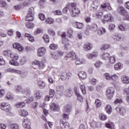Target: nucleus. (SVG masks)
Returning a JSON list of instances; mask_svg holds the SVG:
<instances>
[{
  "instance_id": "1",
  "label": "nucleus",
  "mask_w": 129,
  "mask_h": 129,
  "mask_svg": "<svg viewBox=\"0 0 129 129\" xmlns=\"http://www.w3.org/2000/svg\"><path fill=\"white\" fill-rule=\"evenodd\" d=\"M0 108L3 111H5L7 114L11 115L12 114V107L10 104L6 102H3L1 103Z\"/></svg>"
},
{
  "instance_id": "2",
  "label": "nucleus",
  "mask_w": 129,
  "mask_h": 129,
  "mask_svg": "<svg viewBox=\"0 0 129 129\" xmlns=\"http://www.w3.org/2000/svg\"><path fill=\"white\" fill-rule=\"evenodd\" d=\"M15 91L16 93H22V94H25V95H28L31 93L30 89H23L21 86H16L15 88Z\"/></svg>"
},
{
  "instance_id": "3",
  "label": "nucleus",
  "mask_w": 129,
  "mask_h": 129,
  "mask_svg": "<svg viewBox=\"0 0 129 129\" xmlns=\"http://www.w3.org/2000/svg\"><path fill=\"white\" fill-rule=\"evenodd\" d=\"M71 7L72 9L71 12V16L73 18L78 17V15L80 14V10H79V9L76 7V4L72 3L71 4Z\"/></svg>"
},
{
  "instance_id": "4",
  "label": "nucleus",
  "mask_w": 129,
  "mask_h": 129,
  "mask_svg": "<svg viewBox=\"0 0 129 129\" xmlns=\"http://www.w3.org/2000/svg\"><path fill=\"white\" fill-rule=\"evenodd\" d=\"M10 57H11L12 60H10L9 63L14 66H19V62L17 61V60L19 59V54L10 53Z\"/></svg>"
},
{
  "instance_id": "5",
  "label": "nucleus",
  "mask_w": 129,
  "mask_h": 129,
  "mask_svg": "<svg viewBox=\"0 0 129 129\" xmlns=\"http://www.w3.org/2000/svg\"><path fill=\"white\" fill-rule=\"evenodd\" d=\"M34 8L31 7L29 8L27 15L26 17L25 21H28V22L32 21L34 20Z\"/></svg>"
},
{
  "instance_id": "6",
  "label": "nucleus",
  "mask_w": 129,
  "mask_h": 129,
  "mask_svg": "<svg viewBox=\"0 0 129 129\" xmlns=\"http://www.w3.org/2000/svg\"><path fill=\"white\" fill-rule=\"evenodd\" d=\"M106 94L108 99H111L114 94V88L112 87L108 88L106 91Z\"/></svg>"
},
{
  "instance_id": "7",
  "label": "nucleus",
  "mask_w": 129,
  "mask_h": 129,
  "mask_svg": "<svg viewBox=\"0 0 129 129\" xmlns=\"http://www.w3.org/2000/svg\"><path fill=\"white\" fill-rule=\"evenodd\" d=\"M115 110L117 112H118L120 115H122V116H124V115H125V113H126V110L121 106L116 107Z\"/></svg>"
},
{
  "instance_id": "8",
  "label": "nucleus",
  "mask_w": 129,
  "mask_h": 129,
  "mask_svg": "<svg viewBox=\"0 0 129 129\" xmlns=\"http://www.w3.org/2000/svg\"><path fill=\"white\" fill-rule=\"evenodd\" d=\"M74 92L77 97V100H79V101H80V102H82V101H83V97L80 95V93H79V91L77 88H74Z\"/></svg>"
},
{
  "instance_id": "9",
  "label": "nucleus",
  "mask_w": 129,
  "mask_h": 129,
  "mask_svg": "<svg viewBox=\"0 0 129 129\" xmlns=\"http://www.w3.org/2000/svg\"><path fill=\"white\" fill-rule=\"evenodd\" d=\"M23 125L24 127L26 129H31V126H30V119H24L22 121Z\"/></svg>"
},
{
  "instance_id": "10",
  "label": "nucleus",
  "mask_w": 129,
  "mask_h": 129,
  "mask_svg": "<svg viewBox=\"0 0 129 129\" xmlns=\"http://www.w3.org/2000/svg\"><path fill=\"white\" fill-rule=\"evenodd\" d=\"M50 108L53 111H59L60 110L59 105L55 103H52L50 104Z\"/></svg>"
},
{
  "instance_id": "11",
  "label": "nucleus",
  "mask_w": 129,
  "mask_h": 129,
  "mask_svg": "<svg viewBox=\"0 0 129 129\" xmlns=\"http://www.w3.org/2000/svg\"><path fill=\"white\" fill-rule=\"evenodd\" d=\"M46 53V48L44 47H41L38 49L37 55L39 57L44 56Z\"/></svg>"
},
{
  "instance_id": "12",
  "label": "nucleus",
  "mask_w": 129,
  "mask_h": 129,
  "mask_svg": "<svg viewBox=\"0 0 129 129\" xmlns=\"http://www.w3.org/2000/svg\"><path fill=\"white\" fill-rule=\"evenodd\" d=\"M112 19V15L111 14H106L104 16V20H102V23L104 24L105 22H111Z\"/></svg>"
},
{
  "instance_id": "13",
  "label": "nucleus",
  "mask_w": 129,
  "mask_h": 129,
  "mask_svg": "<svg viewBox=\"0 0 129 129\" xmlns=\"http://www.w3.org/2000/svg\"><path fill=\"white\" fill-rule=\"evenodd\" d=\"M32 64L33 65H37V66H38V67L39 69H43V68H44V67H45V64H44V63H43V62H41L38 60H35L33 62Z\"/></svg>"
},
{
  "instance_id": "14",
  "label": "nucleus",
  "mask_w": 129,
  "mask_h": 129,
  "mask_svg": "<svg viewBox=\"0 0 129 129\" xmlns=\"http://www.w3.org/2000/svg\"><path fill=\"white\" fill-rule=\"evenodd\" d=\"M67 57L68 58H70L71 60H76V59H77V56L74 51L68 53Z\"/></svg>"
},
{
  "instance_id": "15",
  "label": "nucleus",
  "mask_w": 129,
  "mask_h": 129,
  "mask_svg": "<svg viewBox=\"0 0 129 129\" xmlns=\"http://www.w3.org/2000/svg\"><path fill=\"white\" fill-rule=\"evenodd\" d=\"M117 12L122 16H125V15H127V11L125 10V9L122 7H119L117 9Z\"/></svg>"
},
{
  "instance_id": "16",
  "label": "nucleus",
  "mask_w": 129,
  "mask_h": 129,
  "mask_svg": "<svg viewBox=\"0 0 129 129\" xmlns=\"http://www.w3.org/2000/svg\"><path fill=\"white\" fill-rule=\"evenodd\" d=\"M62 44L63 45V47L65 50H68L69 47V41L67 38L62 39Z\"/></svg>"
},
{
  "instance_id": "17",
  "label": "nucleus",
  "mask_w": 129,
  "mask_h": 129,
  "mask_svg": "<svg viewBox=\"0 0 129 129\" xmlns=\"http://www.w3.org/2000/svg\"><path fill=\"white\" fill-rule=\"evenodd\" d=\"M13 47L14 49H17L18 51H22L24 50V47L21 45L20 43H14L13 45Z\"/></svg>"
},
{
  "instance_id": "18",
  "label": "nucleus",
  "mask_w": 129,
  "mask_h": 129,
  "mask_svg": "<svg viewBox=\"0 0 129 129\" xmlns=\"http://www.w3.org/2000/svg\"><path fill=\"white\" fill-rule=\"evenodd\" d=\"M56 91L60 96L63 95V93L64 92V87L62 86H57L56 87Z\"/></svg>"
},
{
  "instance_id": "19",
  "label": "nucleus",
  "mask_w": 129,
  "mask_h": 129,
  "mask_svg": "<svg viewBox=\"0 0 129 129\" xmlns=\"http://www.w3.org/2000/svg\"><path fill=\"white\" fill-rule=\"evenodd\" d=\"M83 48L85 51H89L92 48V44L89 43H86L84 44Z\"/></svg>"
},
{
  "instance_id": "20",
  "label": "nucleus",
  "mask_w": 129,
  "mask_h": 129,
  "mask_svg": "<svg viewBox=\"0 0 129 129\" xmlns=\"http://www.w3.org/2000/svg\"><path fill=\"white\" fill-rule=\"evenodd\" d=\"M121 80L124 84H128L129 83V77L126 76H122L121 77Z\"/></svg>"
},
{
  "instance_id": "21",
  "label": "nucleus",
  "mask_w": 129,
  "mask_h": 129,
  "mask_svg": "<svg viewBox=\"0 0 129 129\" xmlns=\"http://www.w3.org/2000/svg\"><path fill=\"white\" fill-rule=\"evenodd\" d=\"M97 52H93L92 53H88L87 55V57L88 59L91 60V59H93V58L97 57Z\"/></svg>"
},
{
  "instance_id": "22",
  "label": "nucleus",
  "mask_w": 129,
  "mask_h": 129,
  "mask_svg": "<svg viewBox=\"0 0 129 129\" xmlns=\"http://www.w3.org/2000/svg\"><path fill=\"white\" fill-rule=\"evenodd\" d=\"M24 37H25L26 38H27L29 41H30V42H33L35 41L34 37H33L32 35L29 33H25L24 34Z\"/></svg>"
},
{
  "instance_id": "23",
  "label": "nucleus",
  "mask_w": 129,
  "mask_h": 129,
  "mask_svg": "<svg viewBox=\"0 0 129 129\" xmlns=\"http://www.w3.org/2000/svg\"><path fill=\"white\" fill-rule=\"evenodd\" d=\"M105 111L108 113V114H110L111 112H112V107H111V106L109 104H107L105 107Z\"/></svg>"
},
{
  "instance_id": "24",
  "label": "nucleus",
  "mask_w": 129,
  "mask_h": 129,
  "mask_svg": "<svg viewBox=\"0 0 129 129\" xmlns=\"http://www.w3.org/2000/svg\"><path fill=\"white\" fill-rule=\"evenodd\" d=\"M79 77L82 80L85 79L87 77L86 73L85 72H81L79 73Z\"/></svg>"
},
{
  "instance_id": "25",
  "label": "nucleus",
  "mask_w": 129,
  "mask_h": 129,
  "mask_svg": "<svg viewBox=\"0 0 129 129\" xmlns=\"http://www.w3.org/2000/svg\"><path fill=\"white\" fill-rule=\"evenodd\" d=\"M61 123H62V125L61 126V128L62 129H68L69 128L70 125H69V123L68 122H65L61 121Z\"/></svg>"
},
{
  "instance_id": "26",
  "label": "nucleus",
  "mask_w": 129,
  "mask_h": 129,
  "mask_svg": "<svg viewBox=\"0 0 129 129\" xmlns=\"http://www.w3.org/2000/svg\"><path fill=\"white\" fill-rule=\"evenodd\" d=\"M38 86L40 89H44L46 86V84H45V82L39 81L38 82Z\"/></svg>"
},
{
  "instance_id": "27",
  "label": "nucleus",
  "mask_w": 129,
  "mask_h": 129,
  "mask_svg": "<svg viewBox=\"0 0 129 129\" xmlns=\"http://www.w3.org/2000/svg\"><path fill=\"white\" fill-rule=\"evenodd\" d=\"M75 24L77 29H79L80 30L83 29V26H84L83 23L76 22Z\"/></svg>"
},
{
  "instance_id": "28",
  "label": "nucleus",
  "mask_w": 129,
  "mask_h": 129,
  "mask_svg": "<svg viewBox=\"0 0 129 129\" xmlns=\"http://www.w3.org/2000/svg\"><path fill=\"white\" fill-rule=\"evenodd\" d=\"M110 54L107 52H103L102 53V57L104 60H108L109 58Z\"/></svg>"
},
{
  "instance_id": "29",
  "label": "nucleus",
  "mask_w": 129,
  "mask_h": 129,
  "mask_svg": "<svg viewBox=\"0 0 129 129\" xmlns=\"http://www.w3.org/2000/svg\"><path fill=\"white\" fill-rule=\"evenodd\" d=\"M106 33V30H105V28H101L100 29L98 30V35H103Z\"/></svg>"
},
{
  "instance_id": "30",
  "label": "nucleus",
  "mask_w": 129,
  "mask_h": 129,
  "mask_svg": "<svg viewBox=\"0 0 129 129\" xmlns=\"http://www.w3.org/2000/svg\"><path fill=\"white\" fill-rule=\"evenodd\" d=\"M11 129H20V126L17 123H12L10 125Z\"/></svg>"
},
{
  "instance_id": "31",
  "label": "nucleus",
  "mask_w": 129,
  "mask_h": 129,
  "mask_svg": "<svg viewBox=\"0 0 129 129\" xmlns=\"http://www.w3.org/2000/svg\"><path fill=\"white\" fill-rule=\"evenodd\" d=\"M114 67L115 70H120V69L122 68V66L121 65V63H120V62H118L117 63H116L114 65Z\"/></svg>"
},
{
  "instance_id": "32",
  "label": "nucleus",
  "mask_w": 129,
  "mask_h": 129,
  "mask_svg": "<svg viewBox=\"0 0 129 129\" xmlns=\"http://www.w3.org/2000/svg\"><path fill=\"white\" fill-rule=\"evenodd\" d=\"M103 13L101 12V10H97L96 12V16L98 19H101Z\"/></svg>"
},
{
  "instance_id": "33",
  "label": "nucleus",
  "mask_w": 129,
  "mask_h": 129,
  "mask_svg": "<svg viewBox=\"0 0 129 129\" xmlns=\"http://www.w3.org/2000/svg\"><path fill=\"white\" fill-rule=\"evenodd\" d=\"M34 24L32 22H28L26 23V26L27 29H33L34 28Z\"/></svg>"
},
{
  "instance_id": "34",
  "label": "nucleus",
  "mask_w": 129,
  "mask_h": 129,
  "mask_svg": "<svg viewBox=\"0 0 129 129\" xmlns=\"http://www.w3.org/2000/svg\"><path fill=\"white\" fill-rule=\"evenodd\" d=\"M20 115L21 116H27L28 114H29V113H28V111L25 110H21L20 112Z\"/></svg>"
},
{
  "instance_id": "35",
  "label": "nucleus",
  "mask_w": 129,
  "mask_h": 129,
  "mask_svg": "<svg viewBox=\"0 0 129 129\" xmlns=\"http://www.w3.org/2000/svg\"><path fill=\"white\" fill-rule=\"evenodd\" d=\"M104 76L106 80H107L108 81H110V80H111V75H110L109 74L105 73L104 74Z\"/></svg>"
},
{
  "instance_id": "36",
  "label": "nucleus",
  "mask_w": 129,
  "mask_h": 129,
  "mask_svg": "<svg viewBox=\"0 0 129 129\" xmlns=\"http://www.w3.org/2000/svg\"><path fill=\"white\" fill-rule=\"evenodd\" d=\"M46 24H54V19L52 18L48 17L46 19Z\"/></svg>"
},
{
  "instance_id": "37",
  "label": "nucleus",
  "mask_w": 129,
  "mask_h": 129,
  "mask_svg": "<svg viewBox=\"0 0 129 129\" xmlns=\"http://www.w3.org/2000/svg\"><path fill=\"white\" fill-rule=\"evenodd\" d=\"M43 39L45 43H49L50 41L49 35H48L47 34H44L43 36Z\"/></svg>"
},
{
  "instance_id": "38",
  "label": "nucleus",
  "mask_w": 129,
  "mask_h": 129,
  "mask_svg": "<svg viewBox=\"0 0 129 129\" xmlns=\"http://www.w3.org/2000/svg\"><path fill=\"white\" fill-rule=\"evenodd\" d=\"M99 118L101 120H106V119L107 118V117L105 115V114L101 113L99 115Z\"/></svg>"
},
{
  "instance_id": "39",
  "label": "nucleus",
  "mask_w": 129,
  "mask_h": 129,
  "mask_svg": "<svg viewBox=\"0 0 129 129\" xmlns=\"http://www.w3.org/2000/svg\"><path fill=\"white\" fill-rule=\"evenodd\" d=\"M49 93L50 96V98H53L55 95V91L52 89H50L49 90Z\"/></svg>"
},
{
  "instance_id": "40",
  "label": "nucleus",
  "mask_w": 129,
  "mask_h": 129,
  "mask_svg": "<svg viewBox=\"0 0 129 129\" xmlns=\"http://www.w3.org/2000/svg\"><path fill=\"white\" fill-rule=\"evenodd\" d=\"M71 106L68 105L65 107V111L67 112V113H70L71 112Z\"/></svg>"
},
{
  "instance_id": "41",
  "label": "nucleus",
  "mask_w": 129,
  "mask_h": 129,
  "mask_svg": "<svg viewBox=\"0 0 129 129\" xmlns=\"http://www.w3.org/2000/svg\"><path fill=\"white\" fill-rule=\"evenodd\" d=\"M24 106H25V102H19L16 104V107H18L19 108H22Z\"/></svg>"
},
{
  "instance_id": "42",
  "label": "nucleus",
  "mask_w": 129,
  "mask_h": 129,
  "mask_svg": "<svg viewBox=\"0 0 129 129\" xmlns=\"http://www.w3.org/2000/svg\"><path fill=\"white\" fill-rule=\"evenodd\" d=\"M95 103L97 108L100 107V106H101V101L99 99H96L95 100Z\"/></svg>"
},
{
  "instance_id": "43",
  "label": "nucleus",
  "mask_w": 129,
  "mask_h": 129,
  "mask_svg": "<svg viewBox=\"0 0 129 129\" xmlns=\"http://www.w3.org/2000/svg\"><path fill=\"white\" fill-rule=\"evenodd\" d=\"M51 55L52 58H53V59H54L55 60H57V59L59 58V55H58V53H57V52L51 53Z\"/></svg>"
},
{
  "instance_id": "44",
  "label": "nucleus",
  "mask_w": 129,
  "mask_h": 129,
  "mask_svg": "<svg viewBox=\"0 0 129 129\" xmlns=\"http://www.w3.org/2000/svg\"><path fill=\"white\" fill-rule=\"evenodd\" d=\"M80 89L81 91L83 94H85L86 93V89H85V86L84 85H82L80 86Z\"/></svg>"
},
{
  "instance_id": "45",
  "label": "nucleus",
  "mask_w": 129,
  "mask_h": 129,
  "mask_svg": "<svg viewBox=\"0 0 129 129\" xmlns=\"http://www.w3.org/2000/svg\"><path fill=\"white\" fill-rule=\"evenodd\" d=\"M118 79V76L117 75L114 74L111 76V80L112 81H116Z\"/></svg>"
},
{
  "instance_id": "46",
  "label": "nucleus",
  "mask_w": 129,
  "mask_h": 129,
  "mask_svg": "<svg viewBox=\"0 0 129 129\" xmlns=\"http://www.w3.org/2000/svg\"><path fill=\"white\" fill-rule=\"evenodd\" d=\"M16 74H19V75H20L21 77H24V75L25 74V73L22 72L21 71H19L18 70H15V73Z\"/></svg>"
},
{
  "instance_id": "47",
  "label": "nucleus",
  "mask_w": 129,
  "mask_h": 129,
  "mask_svg": "<svg viewBox=\"0 0 129 129\" xmlns=\"http://www.w3.org/2000/svg\"><path fill=\"white\" fill-rule=\"evenodd\" d=\"M109 47H110V45H109L108 44H104L101 47V50H102V51H104V50H106L107 49H108V48H109Z\"/></svg>"
},
{
  "instance_id": "48",
  "label": "nucleus",
  "mask_w": 129,
  "mask_h": 129,
  "mask_svg": "<svg viewBox=\"0 0 129 129\" xmlns=\"http://www.w3.org/2000/svg\"><path fill=\"white\" fill-rule=\"evenodd\" d=\"M97 25L95 24H93L91 25V30L92 31H94V32H95L96 31H97Z\"/></svg>"
},
{
  "instance_id": "49",
  "label": "nucleus",
  "mask_w": 129,
  "mask_h": 129,
  "mask_svg": "<svg viewBox=\"0 0 129 129\" xmlns=\"http://www.w3.org/2000/svg\"><path fill=\"white\" fill-rule=\"evenodd\" d=\"M109 62L111 64H113L115 62V56H111L109 58Z\"/></svg>"
},
{
  "instance_id": "50",
  "label": "nucleus",
  "mask_w": 129,
  "mask_h": 129,
  "mask_svg": "<svg viewBox=\"0 0 129 129\" xmlns=\"http://www.w3.org/2000/svg\"><path fill=\"white\" fill-rule=\"evenodd\" d=\"M90 26H87L85 29V33L86 35L89 34V31H90Z\"/></svg>"
},
{
  "instance_id": "51",
  "label": "nucleus",
  "mask_w": 129,
  "mask_h": 129,
  "mask_svg": "<svg viewBox=\"0 0 129 129\" xmlns=\"http://www.w3.org/2000/svg\"><path fill=\"white\" fill-rule=\"evenodd\" d=\"M70 6L67 5L66 7L64 8V9L62 10V12L64 14H67V12H68V10H69Z\"/></svg>"
},
{
  "instance_id": "52",
  "label": "nucleus",
  "mask_w": 129,
  "mask_h": 129,
  "mask_svg": "<svg viewBox=\"0 0 129 129\" xmlns=\"http://www.w3.org/2000/svg\"><path fill=\"white\" fill-rule=\"evenodd\" d=\"M5 64H6V61H5V59H4L3 56H0V65L3 66L5 65Z\"/></svg>"
},
{
  "instance_id": "53",
  "label": "nucleus",
  "mask_w": 129,
  "mask_h": 129,
  "mask_svg": "<svg viewBox=\"0 0 129 129\" xmlns=\"http://www.w3.org/2000/svg\"><path fill=\"white\" fill-rule=\"evenodd\" d=\"M39 18L40 20H41V21H44L46 19V17H45V15L42 13L39 14Z\"/></svg>"
},
{
  "instance_id": "54",
  "label": "nucleus",
  "mask_w": 129,
  "mask_h": 129,
  "mask_svg": "<svg viewBox=\"0 0 129 129\" xmlns=\"http://www.w3.org/2000/svg\"><path fill=\"white\" fill-rule=\"evenodd\" d=\"M49 48L51 50H55L57 48V45L55 44H51L50 45Z\"/></svg>"
},
{
  "instance_id": "55",
  "label": "nucleus",
  "mask_w": 129,
  "mask_h": 129,
  "mask_svg": "<svg viewBox=\"0 0 129 129\" xmlns=\"http://www.w3.org/2000/svg\"><path fill=\"white\" fill-rule=\"evenodd\" d=\"M101 64H102L101 62L98 61L94 64V66L96 67V68H99Z\"/></svg>"
},
{
  "instance_id": "56",
  "label": "nucleus",
  "mask_w": 129,
  "mask_h": 129,
  "mask_svg": "<svg viewBox=\"0 0 129 129\" xmlns=\"http://www.w3.org/2000/svg\"><path fill=\"white\" fill-rule=\"evenodd\" d=\"M6 5H7V4L5 1L3 0H0V7H1V8H5V7H6Z\"/></svg>"
},
{
  "instance_id": "57",
  "label": "nucleus",
  "mask_w": 129,
  "mask_h": 129,
  "mask_svg": "<svg viewBox=\"0 0 129 129\" xmlns=\"http://www.w3.org/2000/svg\"><path fill=\"white\" fill-rule=\"evenodd\" d=\"M26 62H27V60H26V58L23 57L20 60V63L21 65H24V64H25Z\"/></svg>"
},
{
  "instance_id": "58",
  "label": "nucleus",
  "mask_w": 129,
  "mask_h": 129,
  "mask_svg": "<svg viewBox=\"0 0 129 129\" xmlns=\"http://www.w3.org/2000/svg\"><path fill=\"white\" fill-rule=\"evenodd\" d=\"M53 13L54 15H57V16H60V15H62V12L60 10H57L53 11Z\"/></svg>"
},
{
  "instance_id": "59",
  "label": "nucleus",
  "mask_w": 129,
  "mask_h": 129,
  "mask_svg": "<svg viewBox=\"0 0 129 129\" xmlns=\"http://www.w3.org/2000/svg\"><path fill=\"white\" fill-rule=\"evenodd\" d=\"M118 28L119 30H120V31H126V28H125V27L123 26L122 25H120L118 26Z\"/></svg>"
},
{
  "instance_id": "60",
  "label": "nucleus",
  "mask_w": 129,
  "mask_h": 129,
  "mask_svg": "<svg viewBox=\"0 0 129 129\" xmlns=\"http://www.w3.org/2000/svg\"><path fill=\"white\" fill-rule=\"evenodd\" d=\"M36 98L40 99L41 98V92L40 91H37L36 93Z\"/></svg>"
},
{
  "instance_id": "61",
  "label": "nucleus",
  "mask_w": 129,
  "mask_h": 129,
  "mask_svg": "<svg viewBox=\"0 0 129 129\" xmlns=\"http://www.w3.org/2000/svg\"><path fill=\"white\" fill-rule=\"evenodd\" d=\"M33 100L34 98L30 97L29 99H27L26 101H25V102H26V103H31V102H33Z\"/></svg>"
},
{
  "instance_id": "62",
  "label": "nucleus",
  "mask_w": 129,
  "mask_h": 129,
  "mask_svg": "<svg viewBox=\"0 0 129 129\" xmlns=\"http://www.w3.org/2000/svg\"><path fill=\"white\" fill-rule=\"evenodd\" d=\"M42 32V29L40 28H38L36 29L35 32H34L35 35H38V34H40Z\"/></svg>"
},
{
  "instance_id": "63",
  "label": "nucleus",
  "mask_w": 129,
  "mask_h": 129,
  "mask_svg": "<svg viewBox=\"0 0 129 129\" xmlns=\"http://www.w3.org/2000/svg\"><path fill=\"white\" fill-rule=\"evenodd\" d=\"M123 91H124V94H126V95H129V87L125 88Z\"/></svg>"
},
{
  "instance_id": "64",
  "label": "nucleus",
  "mask_w": 129,
  "mask_h": 129,
  "mask_svg": "<svg viewBox=\"0 0 129 129\" xmlns=\"http://www.w3.org/2000/svg\"><path fill=\"white\" fill-rule=\"evenodd\" d=\"M72 34H73V31L71 30H70L68 31V36L70 38H72L73 36H72Z\"/></svg>"
}]
</instances>
